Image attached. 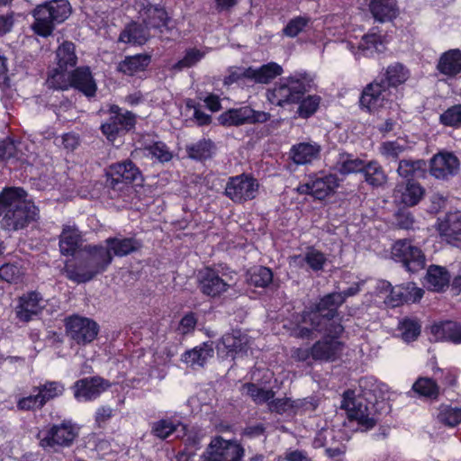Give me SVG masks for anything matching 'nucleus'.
<instances>
[{
  "label": "nucleus",
  "mask_w": 461,
  "mask_h": 461,
  "mask_svg": "<svg viewBox=\"0 0 461 461\" xmlns=\"http://www.w3.org/2000/svg\"><path fill=\"white\" fill-rule=\"evenodd\" d=\"M313 79L306 71H295L293 75L283 77L266 93L267 100L275 106L285 107L298 104L296 113L299 118L309 119L316 113L321 103L318 95L306 93L312 87Z\"/></svg>",
  "instance_id": "nucleus-1"
},
{
  "label": "nucleus",
  "mask_w": 461,
  "mask_h": 461,
  "mask_svg": "<svg viewBox=\"0 0 461 461\" xmlns=\"http://www.w3.org/2000/svg\"><path fill=\"white\" fill-rule=\"evenodd\" d=\"M27 195L25 189L18 186H5L0 192V217L3 215L5 230H21L38 221L40 210Z\"/></svg>",
  "instance_id": "nucleus-2"
},
{
  "label": "nucleus",
  "mask_w": 461,
  "mask_h": 461,
  "mask_svg": "<svg viewBox=\"0 0 461 461\" xmlns=\"http://www.w3.org/2000/svg\"><path fill=\"white\" fill-rule=\"evenodd\" d=\"M72 7L68 0H50L37 5L32 12L34 19L31 28L42 38L50 36L56 25L64 23L71 14Z\"/></svg>",
  "instance_id": "nucleus-3"
},
{
  "label": "nucleus",
  "mask_w": 461,
  "mask_h": 461,
  "mask_svg": "<svg viewBox=\"0 0 461 461\" xmlns=\"http://www.w3.org/2000/svg\"><path fill=\"white\" fill-rule=\"evenodd\" d=\"M79 434V425L71 419H64L60 422L48 424L38 434L39 444L46 451L61 453L75 444Z\"/></svg>",
  "instance_id": "nucleus-4"
},
{
  "label": "nucleus",
  "mask_w": 461,
  "mask_h": 461,
  "mask_svg": "<svg viewBox=\"0 0 461 461\" xmlns=\"http://www.w3.org/2000/svg\"><path fill=\"white\" fill-rule=\"evenodd\" d=\"M140 171L131 160L111 165L105 171L104 189L112 200L125 196Z\"/></svg>",
  "instance_id": "nucleus-5"
},
{
  "label": "nucleus",
  "mask_w": 461,
  "mask_h": 461,
  "mask_svg": "<svg viewBox=\"0 0 461 461\" xmlns=\"http://www.w3.org/2000/svg\"><path fill=\"white\" fill-rule=\"evenodd\" d=\"M65 334L71 345L86 347L98 336L99 324L93 319L77 313L64 319Z\"/></svg>",
  "instance_id": "nucleus-6"
},
{
  "label": "nucleus",
  "mask_w": 461,
  "mask_h": 461,
  "mask_svg": "<svg viewBox=\"0 0 461 461\" xmlns=\"http://www.w3.org/2000/svg\"><path fill=\"white\" fill-rule=\"evenodd\" d=\"M340 297L338 292L321 297L317 303L302 311L301 321L321 327L322 320L332 321L339 315V308L343 304V299Z\"/></svg>",
  "instance_id": "nucleus-7"
},
{
  "label": "nucleus",
  "mask_w": 461,
  "mask_h": 461,
  "mask_svg": "<svg viewBox=\"0 0 461 461\" xmlns=\"http://www.w3.org/2000/svg\"><path fill=\"white\" fill-rule=\"evenodd\" d=\"M109 117L100 126V131L106 140L113 143L118 137L134 130L136 116L133 113L122 109L117 104H111L108 109Z\"/></svg>",
  "instance_id": "nucleus-8"
},
{
  "label": "nucleus",
  "mask_w": 461,
  "mask_h": 461,
  "mask_svg": "<svg viewBox=\"0 0 461 461\" xmlns=\"http://www.w3.org/2000/svg\"><path fill=\"white\" fill-rule=\"evenodd\" d=\"M392 258L409 273H418L425 268L426 256L422 249L408 239L396 240L392 247Z\"/></svg>",
  "instance_id": "nucleus-9"
},
{
  "label": "nucleus",
  "mask_w": 461,
  "mask_h": 461,
  "mask_svg": "<svg viewBox=\"0 0 461 461\" xmlns=\"http://www.w3.org/2000/svg\"><path fill=\"white\" fill-rule=\"evenodd\" d=\"M392 102V91L377 77L362 89L358 100L359 108L370 114L390 107Z\"/></svg>",
  "instance_id": "nucleus-10"
},
{
  "label": "nucleus",
  "mask_w": 461,
  "mask_h": 461,
  "mask_svg": "<svg viewBox=\"0 0 461 461\" xmlns=\"http://www.w3.org/2000/svg\"><path fill=\"white\" fill-rule=\"evenodd\" d=\"M259 184L251 175L242 173L229 177L224 194L235 203H243L256 198Z\"/></svg>",
  "instance_id": "nucleus-11"
},
{
  "label": "nucleus",
  "mask_w": 461,
  "mask_h": 461,
  "mask_svg": "<svg viewBox=\"0 0 461 461\" xmlns=\"http://www.w3.org/2000/svg\"><path fill=\"white\" fill-rule=\"evenodd\" d=\"M111 387L112 383L109 380L100 375H94L77 380L72 390L77 401L92 402Z\"/></svg>",
  "instance_id": "nucleus-12"
},
{
  "label": "nucleus",
  "mask_w": 461,
  "mask_h": 461,
  "mask_svg": "<svg viewBox=\"0 0 461 461\" xmlns=\"http://www.w3.org/2000/svg\"><path fill=\"white\" fill-rule=\"evenodd\" d=\"M174 28V22L168 16L167 12L162 7H153L146 5V32L154 31L152 36L169 39V33Z\"/></svg>",
  "instance_id": "nucleus-13"
},
{
  "label": "nucleus",
  "mask_w": 461,
  "mask_h": 461,
  "mask_svg": "<svg viewBox=\"0 0 461 461\" xmlns=\"http://www.w3.org/2000/svg\"><path fill=\"white\" fill-rule=\"evenodd\" d=\"M460 162L452 152L442 151L429 160V174L437 179L446 180L458 173Z\"/></svg>",
  "instance_id": "nucleus-14"
},
{
  "label": "nucleus",
  "mask_w": 461,
  "mask_h": 461,
  "mask_svg": "<svg viewBox=\"0 0 461 461\" xmlns=\"http://www.w3.org/2000/svg\"><path fill=\"white\" fill-rule=\"evenodd\" d=\"M85 251L86 256L84 267L93 275L94 278L105 272L113 262V255L106 246L90 244L86 246Z\"/></svg>",
  "instance_id": "nucleus-15"
},
{
  "label": "nucleus",
  "mask_w": 461,
  "mask_h": 461,
  "mask_svg": "<svg viewBox=\"0 0 461 461\" xmlns=\"http://www.w3.org/2000/svg\"><path fill=\"white\" fill-rule=\"evenodd\" d=\"M198 287L203 294L215 298L225 293L230 285L219 274V271L212 267H205L199 270L197 275Z\"/></svg>",
  "instance_id": "nucleus-16"
},
{
  "label": "nucleus",
  "mask_w": 461,
  "mask_h": 461,
  "mask_svg": "<svg viewBox=\"0 0 461 461\" xmlns=\"http://www.w3.org/2000/svg\"><path fill=\"white\" fill-rule=\"evenodd\" d=\"M339 179L334 174L316 175L304 185L306 193L312 195L318 200H323L332 193L339 186Z\"/></svg>",
  "instance_id": "nucleus-17"
},
{
  "label": "nucleus",
  "mask_w": 461,
  "mask_h": 461,
  "mask_svg": "<svg viewBox=\"0 0 461 461\" xmlns=\"http://www.w3.org/2000/svg\"><path fill=\"white\" fill-rule=\"evenodd\" d=\"M208 447L221 461H240L244 456V448L240 443L221 436L214 437Z\"/></svg>",
  "instance_id": "nucleus-18"
},
{
  "label": "nucleus",
  "mask_w": 461,
  "mask_h": 461,
  "mask_svg": "<svg viewBox=\"0 0 461 461\" xmlns=\"http://www.w3.org/2000/svg\"><path fill=\"white\" fill-rule=\"evenodd\" d=\"M71 88L80 92L85 96H95L97 85L88 66H80L71 71Z\"/></svg>",
  "instance_id": "nucleus-19"
},
{
  "label": "nucleus",
  "mask_w": 461,
  "mask_h": 461,
  "mask_svg": "<svg viewBox=\"0 0 461 461\" xmlns=\"http://www.w3.org/2000/svg\"><path fill=\"white\" fill-rule=\"evenodd\" d=\"M312 359L314 361L331 363L338 360L344 348L342 341H335L321 337L312 345Z\"/></svg>",
  "instance_id": "nucleus-20"
},
{
  "label": "nucleus",
  "mask_w": 461,
  "mask_h": 461,
  "mask_svg": "<svg viewBox=\"0 0 461 461\" xmlns=\"http://www.w3.org/2000/svg\"><path fill=\"white\" fill-rule=\"evenodd\" d=\"M434 341L461 344V323L455 321H440L429 327Z\"/></svg>",
  "instance_id": "nucleus-21"
},
{
  "label": "nucleus",
  "mask_w": 461,
  "mask_h": 461,
  "mask_svg": "<svg viewBox=\"0 0 461 461\" xmlns=\"http://www.w3.org/2000/svg\"><path fill=\"white\" fill-rule=\"evenodd\" d=\"M41 301V294L36 291H31L20 296L15 310L17 319L23 322L32 321L34 315L41 312V306L40 303Z\"/></svg>",
  "instance_id": "nucleus-22"
},
{
  "label": "nucleus",
  "mask_w": 461,
  "mask_h": 461,
  "mask_svg": "<svg viewBox=\"0 0 461 461\" xmlns=\"http://www.w3.org/2000/svg\"><path fill=\"white\" fill-rule=\"evenodd\" d=\"M283 72L284 69L282 66L276 62L271 61L258 68L249 66L245 76H247L248 80L253 84L267 85L275 78L281 76Z\"/></svg>",
  "instance_id": "nucleus-23"
},
{
  "label": "nucleus",
  "mask_w": 461,
  "mask_h": 461,
  "mask_svg": "<svg viewBox=\"0 0 461 461\" xmlns=\"http://www.w3.org/2000/svg\"><path fill=\"white\" fill-rule=\"evenodd\" d=\"M450 283V274L444 267L430 265L424 276L423 285L432 292H444Z\"/></svg>",
  "instance_id": "nucleus-24"
},
{
  "label": "nucleus",
  "mask_w": 461,
  "mask_h": 461,
  "mask_svg": "<svg viewBox=\"0 0 461 461\" xmlns=\"http://www.w3.org/2000/svg\"><path fill=\"white\" fill-rule=\"evenodd\" d=\"M438 233L448 243L461 242V211L447 213L438 226Z\"/></svg>",
  "instance_id": "nucleus-25"
},
{
  "label": "nucleus",
  "mask_w": 461,
  "mask_h": 461,
  "mask_svg": "<svg viewBox=\"0 0 461 461\" xmlns=\"http://www.w3.org/2000/svg\"><path fill=\"white\" fill-rule=\"evenodd\" d=\"M151 433L163 440L174 433L176 438H182L187 433V426L181 421L175 422L169 418L160 419L152 423Z\"/></svg>",
  "instance_id": "nucleus-26"
},
{
  "label": "nucleus",
  "mask_w": 461,
  "mask_h": 461,
  "mask_svg": "<svg viewBox=\"0 0 461 461\" xmlns=\"http://www.w3.org/2000/svg\"><path fill=\"white\" fill-rule=\"evenodd\" d=\"M437 70L448 77H455L461 73V50L450 49L443 52L437 63Z\"/></svg>",
  "instance_id": "nucleus-27"
},
{
  "label": "nucleus",
  "mask_w": 461,
  "mask_h": 461,
  "mask_svg": "<svg viewBox=\"0 0 461 461\" xmlns=\"http://www.w3.org/2000/svg\"><path fill=\"white\" fill-rule=\"evenodd\" d=\"M369 10L380 23L391 22L400 14L397 0H370Z\"/></svg>",
  "instance_id": "nucleus-28"
},
{
  "label": "nucleus",
  "mask_w": 461,
  "mask_h": 461,
  "mask_svg": "<svg viewBox=\"0 0 461 461\" xmlns=\"http://www.w3.org/2000/svg\"><path fill=\"white\" fill-rule=\"evenodd\" d=\"M411 76L410 69L400 62H393L387 66L381 77L377 78L384 82L389 89L397 88L399 86L405 84Z\"/></svg>",
  "instance_id": "nucleus-29"
},
{
  "label": "nucleus",
  "mask_w": 461,
  "mask_h": 461,
  "mask_svg": "<svg viewBox=\"0 0 461 461\" xmlns=\"http://www.w3.org/2000/svg\"><path fill=\"white\" fill-rule=\"evenodd\" d=\"M397 192L401 194L400 202L407 207L417 205L425 194L424 187L412 179L397 185Z\"/></svg>",
  "instance_id": "nucleus-30"
},
{
  "label": "nucleus",
  "mask_w": 461,
  "mask_h": 461,
  "mask_svg": "<svg viewBox=\"0 0 461 461\" xmlns=\"http://www.w3.org/2000/svg\"><path fill=\"white\" fill-rule=\"evenodd\" d=\"M80 241L81 234L75 225H63L59 240V246L62 255L73 256L77 250Z\"/></svg>",
  "instance_id": "nucleus-31"
},
{
  "label": "nucleus",
  "mask_w": 461,
  "mask_h": 461,
  "mask_svg": "<svg viewBox=\"0 0 461 461\" xmlns=\"http://www.w3.org/2000/svg\"><path fill=\"white\" fill-rule=\"evenodd\" d=\"M320 151L321 147L316 143L301 142L291 148L290 156L296 165H305L317 158Z\"/></svg>",
  "instance_id": "nucleus-32"
},
{
  "label": "nucleus",
  "mask_w": 461,
  "mask_h": 461,
  "mask_svg": "<svg viewBox=\"0 0 461 461\" xmlns=\"http://www.w3.org/2000/svg\"><path fill=\"white\" fill-rule=\"evenodd\" d=\"M411 390L420 398L430 401H437L441 394V386L437 380L427 376H419L413 383Z\"/></svg>",
  "instance_id": "nucleus-33"
},
{
  "label": "nucleus",
  "mask_w": 461,
  "mask_h": 461,
  "mask_svg": "<svg viewBox=\"0 0 461 461\" xmlns=\"http://www.w3.org/2000/svg\"><path fill=\"white\" fill-rule=\"evenodd\" d=\"M352 405L348 411L349 420H356L366 430L373 429L376 424V420L370 416L367 404L362 401L355 400Z\"/></svg>",
  "instance_id": "nucleus-34"
},
{
  "label": "nucleus",
  "mask_w": 461,
  "mask_h": 461,
  "mask_svg": "<svg viewBox=\"0 0 461 461\" xmlns=\"http://www.w3.org/2000/svg\"><path fill=\"white\" fill-rule=\"evenodd\" d=\"M185 150L189 158L202 162L212 158L216 146L211 139L203 138L195 143L187 145Z\"/></svg>",
  "instance_id": "nucleus-35"
},
{
  "label": "nucleus",
  "mask_w": 461,
  "mask_h": 461,
  "mask_svg": "<svg viewBox=\"0 0 461 461\" xmlns=\"http://www.w3.org/2000/svg\"><path fill=\"white\" fill-rule=\"evenodd\" d=\"M383 36L376 28H372L363 35L358 44L360 54L365 57H374L375 54L382 52Z\"/></svg>",
  "instance_id": "nucleus-36"
},
{
  "label": "nucleus",
  "mask_w": 461,
  "mask_h": 461,
  "mask_svg": "<svg viewBox=\"0 0 461 461\" xmlns=\"http://www.w3.org/2000/svg\"><path fill=\"white\" fill-rule=\"evenodd\" d=\"M397 172L400 176L408 181L409 179L421 178L427 172V162L423 159L399 161Z\"/></svg>",
  "instance_id": "nucleus-37"
},
{
  "label": "nucleus",
  "mask_w": 461,
  "mask_h": 461,
  "mask_svg": "<svg viewBox=\"0 0 461 461\" xmlns=\"http://www.w3.org/2000/svg\"><path fill=\"white\" fill-rule=\"evenodd\" d=\"M57 67L62 70L75 68L77 64L76 45L69 41H63L56 50Z\"/></svg>",
  "instance_id": "nucleus-38"
},
{
  "label": "nucleus",
  "mask_w": 461,
  "mask_h": 461,
  "mask_svg": "<svg viewBox=\"0 0 461 461\" xmlns=\"http://www.w3.org/2000/svg\"><path fill=\"white\" fill-rule=\"evenodd\" d=\"M397 330L404 342H413L421 333V321L417 317L405 316L399 320Z\"/></svg>",
  "instance_id": "nucleus-39"
},
{
  "label": "nucleus",
  "mask_w": 461,
  "mask_h": 461,
  "mask_svg": "<svg viewBox=\"0 0 461 461\" xmlns=\"http://www.w3.org/2000/svg\"><path fill=\"white\" fill-rule=\"evenodd\" d=\"M365 181L372 187H381L387 182V176L383 167L376 160L365 163L362 170Z\"/></svg>",
  "instance_id": "nucleus-40"
},
{
  "label": "nucleus",
  "mask_w": 461,
  "mask_h": 461,
  "mask_svg": "<svg viewBox=\"0 0 461 461\" xmlns=\"http://www.w3.org/2000/svg\"><path fill=\"white\" fill-rule=\"evenodd\" d=\"M107 249L113 257H124L137 249L136 241L132 238L109 237L104 240Z\"/></svg>",
  "instance_id": "nucleus-41"
},
{
  "label": "nucleus",
  "mask_w": 461,
  "mask_h": 461,
  "mask_svg": "<svg viewBox=\"0 0 461 461\" xmlns=\"http://www.w3.org/2000/svg\"><path fill=\"white\" fill-rule=\"evenodd\" d=\"M433 374L437 381L440 383L441 393L450 389L455 391L458 387V377L460 371L456 367L441 368L438 366L433 367Z\"/></svg>",
  "instance_id": "nucleus-42"
},
{
  "label": "nucleus",
  "mask_w": 461,
  "mask_h": 461,
  "mask_svg": "<svg viewBox=\"0 0 461 461\" xmlns=\"http://www.w3.org/2000/svg\"><path fill=\"white\" fill-rule=\"evenodd\" d=\"M248 111L249 106L229 109L219 115L218 122L224 127L248 124Z\"/></svg>",
  "instance_id": "nucleus-43"
},
{
  "label": "nucleus",
  "mask_w": 461,
  "mask_h": 461,
  "mask_svg": "<svg viewBox=\"0 0 461 461\" xmlns=\"http://www.w3.org/2000/svg\"><path fill=\"white\" fill-rule=\"evenodd\" d=\"M212 354V347L208 342H203L201 346L186 350L183 354L182 359L187 364L203 366Z\"/></svg>",
  "instance_id": "nucleus-44"
},
{
  "label": "nucleus",
  "mask_w": 461,
  "mask_h": 461,
  "mask_svg": "<svg viewBox=\"0 0 461 461\" xmlns=\"http://www.w3.org/2000/svg\"><path fill=\"white\" fill-rule=\"evenodd\" d=\"M365 163L363 159L354 158L352 154L343 152L339 153L336 168L343 176L352 173H362Z\"/></svg>",
  "instance_id": "nucleus-45"
},
{
  "label": "nucleus",
  "mask_w": 461,
  "mask_h": 461,
  "mask_svg": "<svg viewBox=\"0 0 461 461\" xmlns=\"http://www.w3.org/2000/svg\"><path fill=\"white\" fill-rule=\"evenodd\" d=\"M301 314L302 312L293 315V321L289 328L290 335L299 339H312L314 331L319 330L320 327H314L309 325V322L301 321Z\"/></svg>",
  "instance_id": "nucleus-46"
},
{
  "label": "nucleus",
  "mask_w": 461,
  "mask_h": 461,
  "mask_svg": "<svg viewBox=\"0 0 461 461\" xmlns=\"http://www.w3.org/2000/svg\"><path fill=\"white\" fill-rule=\"evenodd\" d=\"M242 392L249 396L258 405L269 402L276 394L272 389L258 387L254 383H245L242 384Z\"/></svg>",
  "instance_id": "nucleus-47"
},
{
  "label": "nucleus",
  "mask_w": 461,
  "mask_h": 461,
  "mask_svg": "<svg viewBox=\"0 0 461 461\" xmlns=\"http://www.w3.org/2000/svg\"><path fill=\"white\" fill-rule=\"evenodd\" d=\"M39 392L41 398H43V403L61 396L65 391L63 383L59 381H46L43 384L34 387L33 392Z\"/></svg>",
  "instance_id": "nucleus-48"
},
{
  "label": "nucleus",
  "mask_w": 461,
  "mask_h": 461,
  "mask_svg": "<svg viewBox=\"0 0 461 461\" xmlns=\"http://www.w3.org/2000/svg\"><path fill=\"white\" fill-rule=\"evenodd\" d=\"M273 272L267 267L259 266L249 271V284L255 287L266 288L273 281Z\"/></svg>",
  "instance_id": "nucleus-49"
},
{
  "label": "nucleus",
  "mask_w": 461,
  "mask_h": 461,
  "mask_svg": "<svg viewBox=\"0 0 461 461\" xmlns=\"http://www.w3.org/2000/svg\"><path fill=\"white\" fill-rule=\"evenodd\" d=\"M118 70L129 76L134 75L137 71L144 70V53L125 57L118 64Z\"/></svg>",
  "instance_id": "nucleus-50"
},
{
  "label": "nucleus",
  "mask_w": 461,
  "mask_h": 461,
  "mask_svg": "<svg viewBox=\"0 0 461 461\" xmlns=\"http://www.w3.org/2000/svg\"><path fill=\"white\" fill-rule=\"evenodd\" d=\"M405 150V147L397 140H387L381 143L379 152L385 160L396 162L400 155Z\"/></svg>",
  "instance_id": "nucleus-51"
},
{
  "label": "nucleus",
  "mask_w": 461,
  "mask_h": 461,
  "mask_svg": "<svg viewBox=\"0 0 461 461\" xmlns=\"http://www.w3.org/2000/svg\"><path fill=\"white\" fill-rule=\"evenodd\" d=\"M438 419L444 425L454 428L461 423V408L443 406L439 410Z\"/></svg>",
  "instance_id": "nucleus-52"
},
{
  "label": "nucleus",
  "mask_w": 461,
  "mask_h": 461,
  "mask_svg": "<svg viewBox=\"0 0 461 461\" xmlns=\"http://www.w3.org/2000/svg\"><path fill=\"white\" fill-rule=\"evenodd\" d=\"M439 122L447 127H461V104L448 107L439 115Z\"/></svg>",
  "instance_id": "nucleus-53"
},
{
  "label": "nucleus",
  "mask_w": 461,
  "mask_h": 461,
  "mask_svg": "<svg viewBox=\"0 0 461 461\" xmlns=\"http://www.w3.org/2000/svg\"><path fill=\"white\" fill-rule=\"evenodd\" d=\"M303 260L314 272L321 271L327 262L325 254L313 247L308 249Z\"/></svg>",
  "instance_id": "nucleus-54"
},
{
  "label": "nucleus",
  "mask_w": 461,
  "mask_h": 461,
  "mask_svg": "<svg viewBox=\"0 0 461 461\" xmlns=\"http://www.w3.org/2000/svg\"><path fill=\"white\" fill-rule=\"evenodd\" d=\"M153 158L160 163L169 162L173 158V153L167 145L163 141H155L149 146H146Z\"/></svg>",
  "instance_id": "nucleus-55"
},
{
  "label": "nucleus",
  "mask_w": 461,
  "mask_h": 461,
  "mask_svg": "<svg viewBox=\"0 0 461 461\" xmlns=\"http://www.w3.org/2000/svg\"><path fill=\"white\" fill-rule=\"evenodd\" d=\"M67 70H62L59 67L53 69L49 77V82L54 89L68 90L71 88V72L66 75Z\"/></svg>",
  "instance_id": "nucleus-56"
},
{
  "label": "nucleus",
  "mask_w": 461,
  "mask_h": 461,
  "mask_svg": "<svg viewBox=\"0 0 461 461\" xmlns=\"http://www.w3.org/2000/svg\"><path fill=\"white\" fill-rule=\"evenodd\" d=\"M143 39L142 32L136 23H129L119 35V41L125 43L142 44Z\"/></svg>",
  "instance_id": "nucleus-57"
},
{
  "label": "nucleus",
  "mask_w": 461,
  "mask_h": 461,
  "mask_svg": "<svg viewBox=\"0 0 461 461\" xmlns=\"http://www.w3.org/2000/svg\"><path fill=\"white\" fill-rule=\"evenodd\" d=\"M44 405L43 398H41L39 392L36 394L20 398L16 403L17 409L23 411L41 410Z\"/></svg>",
  "instance_id": "nucleus-58"
},
{
  "label": "nucleus",
  "mask_w": 461,
  "mask_h": 461,
  "mask_svg": "<svg viewBox=\"0 0 461 461\" xmlns=\"http://www.w3.org/2000/svg\"><path fill=\"white\" fill-rule=\"evenodd\" d=\"M310 19L304 16H297L291 19L284 27L283 32L285 35L294 38L302 32L308 25Z\"/></svg>",
  "instance_id": "nucleus-59"
},
{
  "label": "nucleus",
  "mask_w": 461,
  "mask_h": 461,
  "mask_svg": "<svg viewBox=\"0 0 461 461\" xmlns=\"http://www.w3.org/2000/svg\"><path fill=\"white\" fill-rule=\"evenodd\" d=\"M400 285L402 288L404 303L420 302L424 295V290L418 287L414 282H407Z\"/></svg>",
  "instance_id": "nucleus-60"
},
{
  "label": "nucleus",
  "mask_w": 461,
  "mask_h": 461,
  "mask_svg": "<svg viewBox=\"0 0 461 461\" xmlns=\"http://www.w3.org/2000/svg\"><path fill=\"white\" fill-rule=\"evenodd\" d=\"M203 57V53L201 50L195 48L189 49L185 51V56L176 63L175 67L179 69L191 68L200 61Z\"/></svg>",
  "instance_id": "nucleus-61"
},
{
  "label": "nucleus",
  "mask_w": 461,
  "mask_h": 461,
  "mask_svg": "<svg viewBox=\"0 0 461 461\" xmlns=\"http://www.w3.org/2000/svg\"><path fill=\"white\" fill-rule=\"evenodd\" d=\"M197 316L194 312H186L180 320L178 324V331L182 335H186L194 332L197 324Z\"/></svg>",
  "instance_id": "nucleus-62"
},
{
  "label": "nucleus",
  "mask_w": 461,
  "mask_h": 461,
  "mask_svg": "<svg viewBox=\"0 0 461 461\" xmlns=\"http://www.w3.org/2000/svg\"><path fill=\"white\" fill-rule=\"evenodd\" d=\"M20 268L14 265L6 263L0 267V279L7 283H17L20 278Z\"/></svg>",
  "instance_id": "nucleus-63"
},
{
  "label": "nucleus",
  "mask_w": 461,
  "mask_h": 461,
  "mask_svg": "<svg viewBox=\"0 0 461 461\" xmlns=\"http://www.w3.org/2000/svg\"><path fill=\"white\" fill-rule=\"evenodd\" d=\"M222 344L229 352L239 354L246 351L245 347L240 338L235 337L232 334L227 333L221 339Z\"/></svg>",
  "instance_id": "nucleus-64"
}]
</instances>
